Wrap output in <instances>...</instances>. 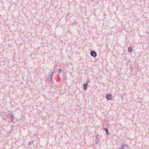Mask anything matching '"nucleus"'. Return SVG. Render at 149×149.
I'll return each mask as SVG.
<instances>
[{
	"mask_svg": "<svg viewBox=\"0 0 149 149\" xmlns=\"http://www.w3.org/2000/svg\"><path fill=\"white\" fill-rule=\"evenodd\" d=\"M90 54L91 56L94 57H95L97 56L96 52L94 50H92Z\"/></svg>",
	"mask_w": 149,
	"mask_h": 149,
	"instance_id": "4",
	"label": "nucleus"
},
{
	"mask_svg": "<svg viewBox=\"0 0 149 149\" xmlns=\"http://www.w3.org/2000/svg\"><path fill=\"white\" fill-rule=\"evenodd\" d=\"M104 130L107 132V134L108 135L109 134V133L108 132V129L107 128H104Z\"/></svg>",
	"mask_w": 149,
	"mask_h": 149,
	"instance_id": "8",
	"label": "nucleus"
},
{
	"mask_svg": "<svg viewBox=\"0 0 149 149\" xmlns=\"http://www.w3.org/2000/svg\"><path fill=\"white\" fill-rule=\"evenodd\" d=\"M58 72L59 73H60L61 72L62 70H61L60 69H58Z\"/></svg>",
	"mask_w": 149,
	"mask_h": 149,
	"instance_id": "10",
	"label": "nucleus"
},
{
	"mask_svg": "<svg viewBox=\"0 0 149 149\" xmlns=\"http://www.w3.org/2000/svg\"><path fill=\"white\" fill-rule=\"evenodd\" d=\"M99 136L98 134H97L96 136V139L95 140L96 144L98 143L99 142Z\"/></svg>",
	"mask_w": 149,
	"mask_h": 149,
	"instance_id": "7",
	"label": "nucleus"
},
{
	"mask_svg": "<svg viewBox=\"0 0 149 149\" xmlns=\"http://www.w3.org/2000/svg\"><path fill=\"white\" fill-rule=\"evenodd\" d=\"M119 149H128V146L127 145L124 144L121 146Z\"/></svg>",
	"mask_w": 149,
	"mask_h": 149,
	"instance_id": "6",
	"label": "nucleus"
},
{
	"mask_svg": "<svg viewBox=\"0 0 149 149\" xmlns=\"http://www.w3.org/2000/svg\"><path fill=\"white\" fill-rule=\"evenodd\" d=\"M54 74V72H51V73L49 74L47 79V81L48 83H51L52 82V74Z\"/></svg>",
	"mask_w": 149,
	"mask_h": 149,
	"instance_id": "1",
	"label": "nucleus"
},
{
	"mask_svg": "<svg viewBox=\"0 0 149 149\" xmlns=\"http://www.w3.org/2000/svg\"><path fill=\"white\" fill-rule=\"evenodd\" d=\"M33 142H30L29 143V145H31L33 144Z\"/></svg>",
	"mask_w": 149,
	"mask_h": 149,
	"instance_id": "11",
	"label": "nucleus"
},
{
	"mask_svg": "<svg viewBox=\"0 0 149 149\" xmlns=\"http://www.w3.org/2000/svg\"><path fill=\"white\" fill-rule=\"evenodd\" d=\"M107 100H111L112 99V96L110 94L107 95L106 97Z\"/></svg>",
	"mask_w": 149,
	"mask_h": 149,
	"instance_id": "5",
	"label": "nucleus"
},
{
	"mask_svg": "<svg viewBox=\"0 0 149 149\" xmlns=\"http://www.w3.org/2000/svg\"><path fill=\"white\" fill-rule=\"evenodd\" d=\"M7 118L9 119L8 121L10 122H13V121L14 117L12 114H8L7 116Z\"/></svg>",
	"mask_w": 149,
	"mask_h": 149,
	"instance_id": "2",
	"label": "nucleus"
},
{
	"mask_svg": "<svg viewBox=\"0 0 149 149\" xmlns=\"http://www.w3.org/2000/svg\"><path fill=\"white\" fill-rule=\"evenodd\" d=\"M128 51L129 52H131L132 50V47H129L128 48Z\"/></svg>",
	"mask_w": 149,
	"mask_h": 149,
	"instance_id": "9",
	"label": "nucleus"
},
{
	"mask_svg": "<svg viewBox=\"0 0 149 149\" xmlns=\"http://www.w3.org/2000/svg\"><path fill=\"white\" fill-rule=\"evenodd\" d=\"M89 81V80L88 79V80H86V81L83 84V88H84V91H86L87 89V88L88 83Z\"/></svg>",
	"mask_w": 149,
	"mask_h": 149,
	"instance_id": "3",
	"label": "nucleus"
}]
</instances>
